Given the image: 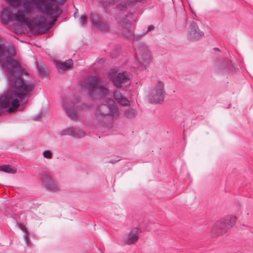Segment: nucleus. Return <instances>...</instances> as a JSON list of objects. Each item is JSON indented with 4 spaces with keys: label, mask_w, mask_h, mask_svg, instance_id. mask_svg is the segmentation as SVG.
I'll return each mask as SVG.
<instances>
[{
    "label": "nucleus",
    "mask_w": 253,
    "mask_h": 253,
    "mask_svg": "<svg viewBox=\"0 0 253 253\" xmlns=\"http://www.w3.org/2000/svg\"><path fill=\"white\" fill-rule=\"evenodd\" d=\"M136 111L135 109L130 108L125 111L124 115L127 118H132L136 116Z\"/></svg>",
    "instance_id": "20"
},
{
    "label": "nucleus",
    "mask_w": 253,
    "mask_h": 253,
    "mask_svg": "<svg viewBox=\"0 0 253 253\" xmlns=\"http://www.w3.org/2000/svg\"><path fill=\"white\" fill-rule=\"evenodd\" d=\"M37 68L39 73L42 76H46L48 74V70L45 65L40 63L37 65Z\"/></svg>",
    "instance_id": "17"
},
{
    "label": "nucleus",
    "mask_w": 253,
    "mask_h": 253,
    "mask_svg": "<svg viewBox=\"0 0 253 253\" xmlns=\"http://www.w3.org/2000/svg\"><path fill=\"white\" fill-rule=\"evenodd\" d=\"M90 21L95 26L98 25V23L101 21L96 13H92L90 16Z\"/></svg>",
    "instance_id": "19"
},
{
    "label": "nucleus",
    "mask_w": 253,
    "mask_h": 253,
    "mask_svg": "<svg viewBox=\"0 0 253 253\" xmlns=\"http://www.w3.org/2000/svg\"><path fill=\"white\" fill-rule=\"evenodd\" d=\"M70 135L77 137H82L84 135V132L79 129L73 127H68L61 131L60 136Z\"/></svg>",
    "instance_id": "12"
},
{
    "label": "nucleus",
    "mask_w": 253,
    "mask_h": 253,
    "mask_svg": "<svg viewBox=\"0 0 253 253\" xmlns=\"http://www.w3.org/2000/svg\"><path fill=\"white\" fill-rule=\"evenodd\" d=\"M55 65L59 72H63L72 67L73 65V61L69 59L65 62H55Z\"/></svg>",
    "instance_id": "15"
},
{
    "label": "nucleus",
    "mask_w": 253,
    "mask_h": 253,
    "mask_svg": "<svg viewBox=\"0 0 253 253\" xmlns=\"http://www.w3.org/2000/svg\"><path fill=\"white\" fill-rule=\"evenodd\" d=\"M134 46L136 58L140 65L138 67L141 69H146L151 61L150 52L144 43H139L137 47Z\"/></svg>",
    "instance_id": "4"
},
{
    "label": "nucleus",
    "mask_w": 253,
    "mask_h": 253,
    "mask_svg": "<svg viewBox=\"0 0 253 253\" xmlns=\"http://www.w3.org/2000/svg\"><path fill=\"white\" fill-rule=\"evenodd\" d=\"M236 217L232 215H227L217 221L212 226V233L216 236L224 233L227 229L232 227L235 224Z\"/></svg>",
    "instance_id": "5"
},
{
    "label": "nucleus",
    "mask_w": 253,
    "mask_h": 253,
    "mask_svg": "<svg viewBox=\"0 0 253 253\" xmlns=\"http://www.w3.org/2000/svg\"><path fill=\"white\" fill-rule=\"evenodd\" d=\"M100 31L103 32H107L110 29V26L106 22L101 21L98 25L96 26Z\"/></svg>",
    "instance_id": "18"
},
{
    "label": "nucleus",
    "mask_w": 253,
    "mask_h": 253,
    "mask_svg": "<svg viewBox=\"0 0 253 253\" xmlns=\"http://www.w3.org/2000/svg\"><path fill=\"white\" fill-rule=\"evenodd\" d=\"M114 97L118 103L122 106H127L129 104V100L125 97L123 96L121 93L118 90L114 91Z\"/></svg>",
    "instance_id": "14"
},
{
    "label": "nucleus",
    "mask_w": 253,
    "mask_h": 253,
    "mask_svg": "<svg viewBox=\"0 0 253 253\" xmlns=\"http://www.w3.org/2000/svg\"><path fill=\"white\" fill-rule=\"evenodd\" d=\"M86 88L89 90V95L92 97L95 96H104L108 92V89L99 84V81L94 76L88 78Z\"/></svg>",
    "instance_id": "6"
},
{
    "label": "nucleus",
    "mask_w": 253,
    "mask_h": 253,
    "mask_svg": "<svg viewBox=\"0 0 253 253\" xmlns=\"http://www.w3.org/2000/svg\"><path fill=\"white\" fill-rule=\"evenodd\" d=\"M20 228L24 232V237L26 243L27 245H29L30 239L29 238L28 232L26 228L22 225L20 226Z\"/></svg>",
    "instance_id": "21"
},
{
    "label": "nucleus",
    "mask_w": 253,
    "mask_h": 253,
    "mask_svg": "<svg viewBox=\"0 0 253 253\" xmlns=\"http://www.w3.org/2000/svg\"><path fill=\"white\" fill-rule=\"evenodd\" d=\"M63 107L69 117L73 120L77 119L79 110L78 100L69 103L64 101L63 104Z\"/></svg>",
    "instance_id": "9"
},
{
    "label": "nucleus",
    "mask_w": 253,
    "mask_h": 253,
    "mask_svg": "<svg viewBox=\"0 0 253 253\" xmlns=\"http://www.w3.org/2000/svg\"><path fill=\"white\" fill-rule=\"evenodd\" d=\"M0 171L14 174L16 172V169L9 165H3L0 166Z\"/></svg>",
    "instance_id": "16"
},
{
    "label": "nucleus",
    "mask_w": 253,
    "mask_h": 253,
    "mask_svg": "<svg viewBox=\"0 0 253 253\" xmlns=\"http://www.w3.org/2000/svg\"><path fill=\"white\" fill-rule=\"evenodd\" d=\"M141 0H125L119 3L117 6L121 11L116 14V22L122 30L123 34L128 38L134 37L132 29V14L126 10L129 5Z\"/></svg>",
    "instance_id": "2"
},
{
    "label": "nucleus",
    "mask_w": 253,
    "mask_h": 253,
    "mask_svg": "<svg viewBox=\"0 0 253 253\" xmlns=\"http://www.w3.org/2000/svg\"><path fill=\"white\" fill-rule=\"evenodd\" d=\"M204 36V33L200 31L197 24L192 21L188 27L187 37L190 41H196L201 39Z\"/></svg>",
    "instance_id": "10"
},
{
    "label": "nucleus",
    "mask_w": 253,
    "mask_h": 253,
    "mask_svg": "<svg viewBox=\"0 0 253 253\" xmlns=\"http://www.w3.org/2000/svg\"><path fill=\"white\" fill-rule=\"evenodd\" d=\"M11 7L22 5L16 13L10 7L4 8L0 12V20L3 24L10 21L28 24L30 28L39 34L46 33L54 25L62 11L58 3L65 0H6Z\"/></svg>",
    "instance_id": "1"
},
{
    "label": "nucleus",
    "mask_w": 253,
    "mask_h": 253,
    "mask_svg": "<svg viewBox=\"0 0 253 253\" xmlns=\"http://www.w3.org/2000/svg\"><path fill=\"white\" fill-rule=\"evenodd\" d=\"M1 113V96H0V114Z\"/></svg>",
    "instance_id": "25"
},
{
    "label": "nucleus",
    "mask_w": 253,
    "mask_h": 253,
    "mask_svg": "<svg viewBox=\"0 0 253 253\" xmlns=\"http://www.w3.org/2000/svg\"><path fill=\"white\" fill-rule=\"evenodd\" d=\"M165 93L164 83L157 81L154 84L148 96V100L153 103H161L164 100Z\"/></svg>",
    "instance_id": "7"
},
{
    "label": "nucleus",
    "mask_w": 253,
    "mask_h": 253,
    "mask_svg": "<svg viewBox=\"0 0 253 253\" xmlns=\"http://www.w3.org/2000/svg\"><path fill=\"white\" fill-rule=\"evenodd\" d=\"M140 230L138 228H136L131 230L128 233L127 236L126 238L125 242L128 245L135 243L137 241L139 236Z\"/></svg>",
    "instance_id": "13"
},
{
    "label": "nucleus",
    "mask_w": 253,
    "mask_h": 253,
    "mask_svg": "<svg viewBox=\"0 0 253 253\" xmlns=\"http://www.w3.org/2000/svg\"><path fill=\"white\" fill-rule=\"evenodd\" d=\"M41 179L43 185L48 190L52 192L59 190L60 186L52 179L49 174L47 173L42 174Z\"/></svg>",
    "instance_id": "11"
},
{
    "label": "nucleus",
    "mask_w": 253,
    "mask_h": 253,
    "mask_svg": "<svg viewBox=\"0 0 253 253\" xmlns=\"http://www.w3.org/2000/svg\"><path fill=\"white\" fill-rule=\"evenodd\" d=\"M42 155L43 157L45 158L50 159L52 157V154L50 151L49 150H45L43 152Z\"/></svg>",
    "instance_id": "22"
},
{
    "label": "nucleus",
    "mask_w": 253,
    "mask_h": 253,
    "mask_svg": "<svg viewBox=\"0 0 253 253\" xmlns=\"http://www.w3.org/2000/svg\"><path fill=\"white\" fill-rule=\"evenodd\" d=\"M154 29V26L153 25H150L148 27L147 32H150Z\"/></svg>",
    "instance_id": "24"
},
{
    "label": "nucleus",
    "mask_w": 253,
    "mask_h": 253,
    "mask_svg": "<svg viewBox=\"0 0 253 253\" xmlns=\"http://www.w3.org/2000/svg\"><path fill=\"white\" fill-rule=\"evenodd\" d=\"M94 115L98 123H103L109 116L112 118L118 117L119 112L114 100L111 98H107L106 104L101 105L97 108Z\"/></svg>",
    "instance_id": "3"
},
{
    "label": "nucleus",
    "mask_w": 253,
    "mask_h": 253,
    "mask_svg": "<svg viewBox=\"0 0 253 253\" xmlns=\"http://www.w3.org/2000/svg\"><path fill=\"white\" fill-rule=\"evenodd\" d=\"M109 78L113 84L118 88L122 87L124 84H129L131 75L126 71L117 74L115 69H111L109 72Z\"/></svg>",
    "instance_id": "8"
},
{
    "label": "nucleus",
    "mask_w": 253,
    "mask_h": 253,
    "mask_svg": "<svg viewBox=\"0 0 253 253\" xmlns=\"http://www.w3.org/2000/svg\"><path fill=\"white\" fill-rule=\"evenodd\" d=\"M80 23L82 25H84L86 23V17L85 16H82L79 19Z\"/></svg>",
    "instance_id": "23"
}]
</instances>
